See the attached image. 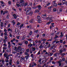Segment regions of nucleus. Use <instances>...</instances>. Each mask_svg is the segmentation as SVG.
Returning a JSON list of instances; mask_svg holds the SVG:
<instances>
[{
	"instance_id": "obj_1",
	"label": "nucleus",
	"mask_w": 67,
	"mask_h": 67,
	"mask_svg": "<svg viewBox=\"0 0 67 67\" xmlns=\"http://www.w3.org/2000/svg\"><path fill=\"white\" fill-rule=\"evenodd\" d=\"M20 2H16V5L17 7H21V4L22 3H24V1L23 0H21L20 1Z\"/></svg>"
},
{
	"instance_id": "obj_2",
	"label": "nucleus",
	"mask_w": 67,
	"mask_h": 67,
	"mask_svg": "<svg viewBox=\"0 0 67 67\" xmlns=\"http://www.w3.org/2000/svg\"><path fill=\"white\" fill-rule=\"evenodd\" d=\"M14 49L15 51L17 52H20V50L21 49V46H18V47H14Z\"/></svg>"
},
{
	"instance_id": "obj_3",
	"label": "nucleus",
	"mask_w": 67,
	"mask_h": 67,
	"mask_svg": "<svg viewBox=\"0 0 67 67\" xmlns=\"http://www.w3.org/2000/svg\"><path fill=\"white\" fill-rule=\"evenodd\" d=\"M28 10L26 12V14H31V15H32V14H33V12H29V10H31V8H28Z\"/></svg>"
},
{
	"instance_id": "obj_4",
	"label": "nucleus",
	"mask_w": 67,
	"mask_h": 67,
	"mask_svg": "<svg viewBox=\"0 0 67 67\" xmlns=\"http://www.w3.org/2000/svg\"><path fill=\"white\" fill-rule=\"evenodd\" d=\"M3 56H4V57H6L7 59H9V56H10V54L8 55V53H6V54L5 53L4 54Z\"/></svg>"
},
{
	"instance_id": "obj_5",
	"label": "nucleus",
	"mask_w": 67,
	"mask_h": 67,
	"mask_svg": "<svg viewBox=\"0 0 67 67\" xmlns=\"http://www.w3.org/2000/svg\"><path fill=\"white\" fill-rule=\"evenodd\" d=\"M41 17L42 18H46V14H44L42 15Z\"/></svg>"
},
{
	"instance_id": "obj_6",
	"label": "nucleus",
	"mask_w": 67,
	"mask_h": 67,
	"mask_svg": "<svg viewBox=\"0 0 67 67\" xmlns=\"http://www.w3.org/2000/svg\"><path fill=\"white\" fill-rule=\"evenodd\" d=\"M30 57V56H29V55H26L25 56V62H26V61L27 59H28V57Z\"/></svg>"
},
{
	"instance_id": "obj_7",
	"label": "nucleus",
	"mask_w": 67,
	"mask_h": 67,
	"mask_svg": "<svg viewBox=\"0 0 67 67\" xmlns=\"http://www.w3.org/2000/svg\"><path fill=\"white\" fill-rule=\"evenodd\" d=\"M57 40L56 39H55V40L53 42V44L54 43H55H55L56 44H57V43H59V41H56Z\"/></svg>"
},
{
	"instance_id": "obj_8",
	"label": "nucleus",
	"mask_w": 67,
	"mask_h": 67,
	"mask_svg": "<svg viewBox=\"0 0 67 67\" xmlns=\"http://www.w3.org/2000/svg\"><path fill=\"white\" fill-rule=\"evenodd\" d=\"M34 62H33L32 63V64L31 63L30 64L29 66V67H34V65L33 64V63Z\"/></svg>"
},
{
	"instance_id": "obj_9",
	"label": "nucleus",
	"mask_w": 67,
	"mask_h": 67,
	"mask_svg": "<svg viewBox=\"0 0 67 67\" xmlns=\"http://www.w3.org/2000/svg\"><path fill=\"white\" fill-rule=\"evenodd\" d=\"M20 58L22 61H24V60L25 61V57H21Z\"/></svg>"
},
{
	"instance_id": "obj_10",
	"label": "nucleus",
	"mask_w": 67,
	"mask_h": 67,
	"mask_svg": "<svg viewBox=\"0 0 67 67\" xmlns=\"http://www.w3.org/2000/svg\"><path fill=\"white\" fill-rule=\"evenodd\" d=\"M32 46H33V44H32L31 43V44H29L28 45V46L29 48H30V47H32Z\"/></svg>"
},
{
	"instance_id": "obj_11",
	"label": "nucleus",
	"mask_w": 67,
	"mask_h": 67,
	"mask_svg": "<svg viewBox=\"0 0 67 67\" xmlns=\"http://www.w3.org/2000/svg\"><path fill=\"white\" fill-rule=\"evenodd\" d=\"M37 8H38V9L39 10H41V6L39 5L37 6Z\"/></svg>"
},
{
	"instance_id": "obj_12",
	"label": "nucleus",
	"mask_w": 67,
	"mask_h": 67,
	"mask_svg": "<svg viewBox=\"0 0 67 67\" xmlns=\"http://www.w3.org/2000/svg\"><path fill=\"white\" fill-rule=\"evenodd\" d=\"M6 58V59H5V62L6 63H8V62H9V58L7 59V58Z\"/></svg>"
},
{
	"instance_id": "obj_13",
	"label": "nucleus",
	"mask_w": 67,
	"mask_h": 67,
	"mask_svg": "<svg viewBox=\"0 0 67 67\" xmlns=\"http://www.w3.org/2000/svg\"><path fill=\"white\" fill-rule=\"evenodd\" d=\"M47 20H51L52 19V17H50V16H49V17L47 18Z\"/></svg>"
},
{
	"instance_id": "obj_14",
	"label": "nucleus",
	"mask_w": 67,
	"mask_h": 67,
	"mask_svg": "<svg viewBox=\"0 0 67 67\" xmlns=\"http://www.w3.org/2000/svg\"><path fill=\"white\" fill-rule=\"evenodd\" d=\"M37 18L38 20H41V18L40 16L39 15H38L37 16Z\"/></svg>"
},
{
	"instance_id": "obj_15",
	"label": "nucleus",
	"mask_w": 67,
	"mask_h": 67,
	"mask_svg": "<svg viewBox=\"0 0 67 67\" xmlns=\"http://www.w3.org/2000/svg\"><path fill=\"white\" fill-rule=\"evenodd\" d=\"M46 60L45 59V60H43L42 61V63L43 64H45V63H46Z\"/></svg>"
},
{
	"instance_id": "obj_16",
	"label": "nucleus",
	"mask_w": 67,
	"mask_h": 67,
	"mask_svg": "<svg viewBox=\"0 0 67 67\" xmlns=\"http://www.w3.org/2000/svg\"><path fill=\"white\" fill-rule=\"evenodd\" d=\"M29 22L32 23H33V22H34V20L33 19H31V20L29 21Z\"/></svg>"
},
{
	"instance_id": "obj_17",
	"label": "nucleus",
	"mask_w": 67,
	"mask_h": 67,
	"mask_svg": "<svg viewBox=\"0 0 67 67\" xmlns=\"http://www.w3.org/2000/svg\"><path fill=\"white\" fill-rule=\"evenodd\" d=\"M50 50H52V49H54V48H53V46H51V47L50 48Z\"/></svg>"
},
{
	"instance_id": "obj_18",
	"label": "nucleus",
	"mask_w": 67,
	"mask_h": 67,
	"mask_svg": "<svg viewBox=\"0 0 67 67\" xmlns=\"http://www.w3.org/2000/svg\"><path fill=\"white\" fill-rule=\"evenodd\" d=\"M6 51L7 53H9L11 52V49L9 48V51L8 49H7V50H6Z\"/></svg>"
},
{
	"instance_id": "obj_19",
	"label": "nucleus",
	"mask_w": 67,
	"mask_h": 67,
	"mask_svg": "<svg viewBox=\"0 0 67 67\" xmlns=\"http://www.w3.org/2000/svg\"><path fill=\"white\" fill-rule=\"evenodd\" d=\"M20 50V51H22L23 52H24V49L23 48H22L21 49H21Z\"/></svg>"
},
{
	"instance_id": "obj_20",
	"label": "nucleus",
	"mask_w": 67,
	"mask_h": 67,
	"mask_svg": "<svg viewBox=\"0 0 67 67\" xmlns=\"http://www.w3.org/2000/svg\"><path fill=\"white\" fill-rule=\"evenodd\" d=\"M58 36L57 35H55L54 39H55V40H56V38H58Z\"/></svg>"
},
{
	"instance_id": "obj_21",
	"label": "nucleus",
	"mask_w": 67,
	"mask_h": 67,
	"mask_svg": "<svg viewBox=\"0 0 67 67\" xmlns=\"http://www.w3.org/2000/svg\"><path fill=\"white\" fill-rule=\"evenodd\" d=\"M51 63L52 64H56V62H55L54 61H52L51 62Z\"/></svg>"
},
{
	"instance_id": "obj_22",
	"label": "nucleus",
	"mask_w": 67,
	"mask_h": 67,
	"mask_svg": "<svg viewBox=\"0 0 67 67\" xmlns=\"http://www.w3.org/2000/svg\"><path fill=\"white\" fill-rule=\"evenodd\" d=\"M58 63H59V66H60L62 65V64L60 63V62L59 61L58 62Z\"/></svg>"
},
{
	"instance_id": "obj_23",
	"label": "nucleus",
	"mask_w": 67,
	"mask_h": 67,
	"mask_svg": "<svg viewBox=\"0 0 67 67\" xmlns=\"http://www.w3.org/2000/svg\"><path fill=\"white\" fill-rule=\"evenodd\" d=\"M0 23H1V27H3V22H1Z\"/></svg>"
},
{
	"instance_id": "obj_24",
	"label": "nucleus",
	"mask_w": 67,
	"mask_h": 67,
	"mask_svg": "<svg viewBox=\"0 0 67 67\" xmlns=\"http://www.w3.org/2000/svg\"><path fill=\"white\" fill-rule=\"evenodd\" d=\"M39 48H43V45L42 44H41L39 46Z\"/></svg>"
},
{
	"instance_id": "obj_25",
	"label": "nucleus",
	"mask_w": 67,
	"mask_h": 67,
	"mask_svg": "<svg viewBox=\"0 0 67 67\" xmlns=\"http://www.w3.org/2000/svg\"><path fill=\"white\" fill-rule=\"evenodd\" d=\"M2 63L3 64H4V63H5L3 59L2 60Z\"/></svg>"
},
{
	"instance_id": "obj_26",
	"label": "nucleus",
	"mask_w": 67,
	"mask_h": 67,
	"mask_svg": "<svg viewBox=\"0 0 67 67\" xmlns=\"http://www.w3.org/2000/svg\"><path fill=\"white\" fill-rule=\"evenodd\" d=\"M23 24H22L20 26V29H21V28L22 27H23Z\"/></svg>"
},
{
	"instance_id": "obj_27",
	"label": "nucleus",
	"mask_w": 67,
	"mask_h": 67,
	"mask_svg": "<svg viewBox=\"0 0 67 67\" xmlns=\"http://www.w3.org/2000/svg\"><path fill=\"white\" fill-rule=\"evenodd\" d=\"M25 54L27 55H29V54L27 53V52L26 51L25 52Z\"/></svg>"
},
{
	"instance_id": "obj_28",
	"label": "nucleus",
	"mask_w": 67,
	"mask_h": 67,
	"mask_svg": "<svg viewBox=\"0 0 67 67\" xmlns=\"http://www.w3.org/2000/svg\"><path fill=\"white\" fill-rule=\"evenodd\" d=\"M8 63H9V66H11V65H12V62H9Z\"/></svg>"
},
{
	"instance_id": "obj_29",
	"label": "nucleus",
	"mask_w": 67,
	"mask_h": 67,
	"mask_svg": "<svg viewBox=\"0 0 67 67\" xmlns=\"http://www.w3.org/2000/svg\"><path fill=\"white\" fill-rule=\"evenodd\" d=\"M53 4L54 6V7H57V4L56 3H54Z\"/></svg>"
},
{
	"instance_id": "obj_30",
	"label": "nucleus",
	"mask_w": 67,
	"mask_h": 67,
	"mask_svg": "<svg viewBox=\"0 0 67 67\" xmlns=\"http://www.w3.org/2000/svg\"><path fill=\"white\" fill-rule=\"evenodd\" d=\"M40 11L38 10H36L35 11V13H36V12H39Z\"/></svg>"
},
{
	"instance_id": "obj_31",
	"label": "nucleus",
	"mask_w": 67,
	"mask_h": 67,
	"mask_svg": "<svg viewBox=\"0 0 67 67\" xmlns=\"http://www.w3.org/2000/svg\"><path fill=\"white\" fill-rule=\"evenodd\" d=\"M63 4H66V5H67V1L63 2Z\"/></svg>"
},
{
	"instance_id": "obj_32",
	"label": "nucleus",
	"mask_w": 67,
	"mask_h": 67,
	"mask_svg": "<svg viewBox=\"0 0 67 67\" xmlns=\"http://www.w3.org/2000/svg\"><path fill=\"white\" fill-rule=\"evenodd\" d=\"M32 48V51H35V48L34 47V48Z\"/></svg>"
},
{
	"instance_id": "obj_33",
	"label": "nucleus",
	"mask_w": 67,
	"mask_h": 67,
	"mask_svg": "<svg viewBox=\"0 0 67 67\" xmlns=\"http://www.w3.org/2000/svg\"><path fill=\"white\" fill-rule=\"evenodd\" d=\"M32 45H33V46H35V42L34 41H33V44H32Z\"/></svg>"
},
{
	"instance_id": "obj_34",
	"label": "nucleus",
	"mask_w": 67,
	"mask_h": 67,
	"mask_svg": "<svg viewBox=\"0 0 67 67\" xmlns=\"http://www.w3.org/2000/svg\"><path fill=\"white\" fill-rule=\"evenodd\" d=\"M32 33H33V32H32V31H30V32L29 34L30 36V35H32Z\"/></svg>"
},
{
	"instance_id": "obj_35",
	"label": "nucleus",
	"mask_w": 67,
	"mask_h": 67,
	"mask_svg": "<svg viewBox=\"0 0 67 67\" xmlns=\"http://www.w3.org/2000/svg\"><path fill=\"white\" fill-rule=\"evenodd\" d=\"M53 10L54 12H56V11L57 10L55 8H53Z\"/></svg>"
},
{
	"instance_id": "obj_36",
	"label": "nucleus",
	"mask_w": 67,
	"mask_h": 67,
	"mask_svg": "<svg viewBox=\"0 0 67 67\" xmlns=\"http://www.w3.org/2000/svg\"><path fill=\"white\" fill-rule=\"evenodd\" d=\"M48 54H50V56H52V55H53V53L52 52L51 53H50V52H49Z\"/></svg>"
},
{
	"instance_id": "obj_37",
	"label": "nucleus",
	"mask_w": 67,
	"mask_h": 67,
	"mask_svg": "<svg viewBox=\"0 0 67 67\" xmlns=\"http://www.w3.org/2000/svg\"><path fill=\"white\" fill-rule=\"evenodd\" d=\"M40 51H39L37 53V55H40V54H41V53H40Z\"/></svg>"
},
{
	"instance_id": "obj_38",
	"label": "nucleus",
	"mask_w": 67,
	"mask_h": 67,
	"mask_svg": "<svg viewBox=\"0 0 67 67\" xmlns=\"http://www.w3.org/2000/svg\"><path fill=\"white\" fill-rule=\"evenodd\" d=\"M62 36H63V33H61V35L60 36V37H62Z\"/></svg>"
},
{
	"instance_id": "obj_39",
	"label": "nucleus",
	"mask_w": 67,
	"mask_h": 67,
	"mask_svg": "<svg viewBox=\"0 0 67 67\" xmlns=\"http://www.w3.org/2000/svg\"><path fill=\"white\" fill-rule=\"evenodd\" d=\"M25 44H26V45H27V44H28V42L27 41H25Z\"/></svg>"
},
{
	"instance_id": "obj_40",
	"label": "nucleus",
	"mask_w": 67,
	"mask_h": 67,
	"mask_svg": "<svg viewBox=\"0 0 67 67\" xmlns=\"http://www.w3.org/2000/svg\"><path fill=\"white\" fill-rule=\"evenodd\" d=\"M9 67H15V66L14 65H9Z\"/></svg>"
},
{
	"instance_id": "obj_41",
	"label": "nucleus",
	"mask_w": 67,
	"mask_h": 67,
	"mask_svg": "<svg viewBox=\"0 0 67 67\" xmlns=\"http://www.w3.org/2000/svg\"><path fill=\"white\" fill-rule=\"evenodd\" d=\"M38 23H42V21L39 20H38Z\"/></svg>"
},
{
	"instance_id": "obj_42",
	"label": "nucleus",
	"mask_w": 67,
	"mask_h": 67,
	"mask_svg": "<svg viewBox=\"0 0 67 67\" xmlns=\"http://www.w3.org/2000/svg\"><path fill=\"white\" fill-rule=\"evenodd\" d=\"M3 46L7 47V45L5 43H4L3 44Z\"/></svg>"
},
{
	"instance_id": "obj_43",
	"label": "nucleus",
	"mask_w": 67,
	"mask_h": 67,
	"mask_svg": "<svg viewBox=\"0 0 67 67\" xmlns=\"http://www.w3.org/2000/svg\"><path fill=\"white\" fill-rule=\"evenodd\" d=\"M51 22H50L49 21V22H48V23H46V24L47 25H49V24H50V23H51Z\"/></svg>"
},
{
	"instance_id": "obj_44",
	"label": "nucleus",
	"mask_w": 67,
	"mask_h": 67,
	"mask_svg": "<svg viewBox=\"0 0 67 67\" xmlns=\"http://www.w3.org/2000/svg\"><path fill=\"white\" fill-rule=\"evenodd\" d=\"M16 63L18 65H19V64H20V62H19V61H16Z\"/></svg>"
},
{
	"instance_id": "obj_45",
	"label": "nucleus",
	"mask_w": 67,
	"mask_h": 67,
	"mask_svg": "<svg viewBox=\"0 0 67 67\" xmlns=\"http://www.w3.org/2000/svg\"><path fill=\"white\" fill-rule=\"evenodd\" d=\"M63 51H64V52H66V49L65 48H64L63 49Z\"/></svg>"
},
{
	"instance_id": "obj_46",
	"label": "nucleus",
	"mask_w": 67,
	"mask_h": 67,
	"mask_svg": "<svg viewBox=\"0 0 67 67\" xmlns=\"http://www.w3.org/2000/svg\"><path fill=\"white\" fill-rule=\"evenodd\" d=\"M0 67H4V66L2 64L0 65Z\"/></svg>"
},
{
	"instance_id": "obj_47",
	"label": "nucleus",
	"mask_w": 67,
	"mask_h": 67,
	"mask_svg": "<svg viewBox=\"0 0 67 67\" xmlns=\"http://www.w3.org/2000/svg\"><path fill=\"white\" fill-rule=\"evenodd\" d=\"M6 43V41H5V39L3 41V43Z\"/></svg>"
},
{
	"instance_id": "obj_48",
	"label": "nucleus",
	"mask_w": 67,
	"mask_h": 67,
	"mask_svg": "<svg viewBox=\"0 0 67 67\" xmlns=\"http://www.w3.org/2000/svg\"><path fill=\"white\" fill-rule=\"evenodd\" d=\"M57 53H56L54 54V57H56L57 56Z\"/></svg>"
},
{
	"instance_id": "obj_49",
	"label": "nucleus",
	"mask_w": 67,
	"mask_h": 67,
	"mask_svg": "<svg viewBox=\"0 0 67 67\" xmlns=\"http://www.w3.org/2000/svg\"><path fill=\"white\" fill-rule=\"evenodd\" d=\"M35 42L36 43H38V41L37 40H36L35 41Z\"/></svg>"
},
{
	"instance_id": "obj_50",
	"label": "nucleus",
	"mask_w": 67,
	"mask_h": 67,
	"mask_svg": "<svg viewBox=\"0 0 67 67\" xmlns=\"http://www.w3.org/2000/svg\"><path fill=\"white\" fill-rule=\"evenodd\" d=\"M42 60V59H40L39 60H38V63H41V61Z\"/></svg>"
},
{
	"instance_id": "obj_51",
	"label": "nucleus",
	"mask_w": 67,
	"mask_h": 67,
	"mask_svg": "<svg viewBox=\"0 0 67 67\" xmlns=\"http://www.w3.org/2000/svg\"><path fill=\"white\" fill-rule=\"evenodd\" d=\"M4 38L5 40H7V39L8 38V37H7V36H5Z\"/></svg>"
},
{
	"instance_id": "obj_52",
	"label": "nucleus",
	"mask_w": 67,
	"mask_h": 67,
	"mask_svg": "<svg viewBox=\"0 0 67 67\" xmlns=\"http://www.w3.org/2000/svg\"><path fill=\"white\" fill-rule=\"evenodd\" d=\"M29 51H30V50H29V49H27L26 51V52H27L28 53H29Z\"/></svg>"
},
{
	"instance_id": "obj_53",
	"label": "nucleus",
	"mask_w": 67,
	"mask_h": 67,
	"mask_svg": "<svg viewBox=\"0 0 67 67\" xmlns=\"http://www.w3.org/2000/svg\"><path fill=\"white\" fill-rule=\"evenodd\" d=\"M11 44H13V45H14L15 46V43L12 42Z\"/></svg>"
},
{
	"instance_id": "obj_54",
	"label": "nucleus",
	"mask_w": 67,
	"mask_h": 67,
	"mask_svg": "<svg viewBox=\"0 0 67 67\" xmlns=\"http://www.w3.org/2000/svg\"><path fill=\"white\" fill-rule=\"evenodd\" d=\"M32 8L34 9H36V7H32Z\"/></svg>"
},
{
	"instance_id": "obj_55",
	"label": "nucleus",
	"mask_w": 67,
	"mask_h": 67,
	"mask_svg": "<svg viewBox=\"0 0 67 67\" xmlns=\"http://www.w3.org/2000/svg\"><path fill=\"white\" fill-rule=\"evenodd\" d=\"M12 23H13V25H14V24H15V22H14V21H12Z\"/></svg>"
},
{
	"instance_id": "obj_56",
	"label": "nucleus",
	"mask_w": 67,
	"mask_h": 67,
	"mask_svg": "<svg viewBox=\"0 0 67 67\" xmlns=\"http://www.w3.org/2000/svg\"><path fill=\"white\" fill-rule=\"evenodd\" d=\"M46 41V39H44L42 40V41L43 42H45V41Z\"/></svg>"
},
{
	"instance_id": "obj_57",
	"label": "nucleus",
	"mask_w": 67,
	"mask_h": 67,
	"mask_svg": "<svg viewBox=\"0 0 67 67\" xmlns=\"http://www.w3.org/2000/svg\"><path fill=\"white\" fill-rule=\"evenodd\" d=\"M53 21L52 20H49V22L51 23V22H52Z\"/></svg>"
},
{
	"instance_id": "obj_58",
	"label": "nucleus",
	"mask_w": 67,
	"mask_h": 67,
	"mask_svg": "<svg viewBox=\"0 0 67 67\" xmlns=\"http://www.w3.org/2000/svg\"><path fill=\"white\" fill-rule=\"evenodd\" d=\"M45 48L47 49V45H46L44 47Z\"/></svg>"
},
{
	"instance_id": "obj_59",
	"label": "nucleus",
	"mask_w": 67,
	"mask_h": 67,
	"mask_svg": "<svg viewBox=\"0 0 67 67\" xmlns=\"http://www.w3.org/2000/svg\"><path fill=\"white\" fill-rule=\"evenodd\" d=\"M31 57H34V55H33V54H32L31 55Z\"/></svg>"
},
{
	"instance_id": "obj_60",
	"label": "nucleus",
	"mask_w": 67,
	"mask_h": 67,
	"mask_svg": "<svg viewBox=\"0 0 67 67\" xmlns=\"http://www.w3.org/2000/svg\"><path fill=\"white\" fill-rule=\"evenodd\" d=\"M3 49L4 50V49H6V47H4L3 48Z\"/></svg>"
},
{
	"instance_id": "obj_61",
	"label": "nucleus",
	"mask_w": 67,
	"mask_h": 67,
	"mask_svg": "<svg viewBox=\"0 0 67 67\" xmlns=\"http://www.w3.org/2000/svg\"><path fill=\"white\" fill-rule=\"evenodd\" d=\"M53 57H51L50 58V60H53Z\"/></svg>"
},
{
	"instance_id": "obj_62",
	"label": "nucleus",
	"mask_w": 67,
	"mask_h": 67,
	"mask_svg": "<svg viewBox=\"0 0 67 67\" xmlns=\"http://www.w3.org/2000/svg\"><path fill=\"white\" fill-rule=\"evenodd\" d=\"M16 53V52H15V51L12 52V53L13 54H15Z\"/></svg>"
},
{
	"instance_id": "obj_63",
	"label": "nucleus",
	"mask_w": 67,
	"mask_h": 67,
	"mask_svg": "<svg viewBox=\"0 0 67 67\" xmlns=\"http://www.w3.org/2000/svg\"><path fill=\"white\" fill-rule=\"evenodd\" d=\"M30 54H32V51L31 50H30Z\"/></svg>"
},
{
	"instance_id": "obj_64",
	"label": "nucleus",
	"mask_w": 67,
	"mask_h": 67,
	"mask_svg": "<svg viewBox=\"0 0 67 67\" xmlns=\"http://www.w3.org/2000/svg\"><path fill=\"white\" fill-rule=\"evenodd\" d=\"M41 65L40 64H38V67H41Z\"/></svg>"
}]
</instances>
